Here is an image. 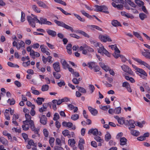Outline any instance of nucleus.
<instances>
[{"instance_id": "1", "label": "nucleus", "mask_w": 150, "mask_h": 150, "mask_svg": "<svg viewBox=\"0 0 150 150\" xmlns=\"http://www.w3.org/2000/svg\"><path fill=\"white\" fill-rule=\"evenodd\" d=\"M32 16L33 17L30 16H27V20L29 25L33 28L35 27V22L41 24H46L48 25H51L52 24L51 22L47 21L46 18L40 17L39 20L38 19L37 16H34L33 14H32Z\"/></svg>"}, {"instance_id": "2", "label": "nucleus", "mask_w": 150, "mask_h": 150, "mask_svg": "<svg viewBox=\"0 0 150 150\" xmlns=\"http://www.w3.org/2000/svg\"><path fill=\"white\" fill-rule=\"evenodd\" d=\"M54 22L58 26L62 27L67 30H69L72 32H73L74 30L73 28L66 24L64 22L57 20H54Z\"/></svg>"}, {"instance_id": "3", "label": "nucleus", "mask_w": 150, "mask_h": 150, "mask_svg": "<svg viewBox=\"0 0 150 150\" xmlns=\"http://www.w3.org/2000/svg\"><path fill=\"white\" fill-rule=\"evenodd\" d=\"M133 59L137 62L139 64L141 65H143L148 69L150 70V66L146 63V62L142 61L141 59L135 58H133Z\"/></svg>"}, {"instance_id": "4", "label": "nucleus", "mask_w": 150, "mask_h": 150, "mask_svg": "<svg viewBox=\"0 0 150 150\" xmlns=\"http://www.w3.org/2000/svg\"><path fill=\"white\" fill-rule=\"evenodd\" d=\"M99 38L101 41L103 42H106L107 41L111 42L112 41L109 36L107 35H99Z\"/></svg>"}, {"instance_id": "5", "label": "nucleus", "mask_w": 150, "mask_h": 150, "mask_svg": "<svg viewBox=\"0 0 150 150\" xmlns=\"http://www.w3.org/2000/svg\"><path fill=\"white\" fill-rule=\"evenodd\" d=\"M122 69L125 72L128 73L129 74L132 75L133 71L131 70L128 66L125 65H123L121 66Z\"/></svg>"}, {"instance_id": "6", "label": "nucleus", "mask_w": 150, "mask_h": 150, "mask_svg": "<svg viewBox=\"0 0 150 150\" xmlns=\"http://www.w3.org/2000/svg\"><path fill=\"white\" fill-rule=\"evenodd\" d=\"M88 134H92L94 135H98L99 136L101 135V133L100 132H98L97 129H91L88 132Z\"/></svg>"}, {"instance_id": "7", "label": "nucleus", "mask_w": 150, "mask_h": 150, "mask_svg": "<svg viewBox=\"0 0 150 150\" xmlns=\"http://www.w3.org/2000/svg\"><path fill=\"white\" fill-rule=\"evenodd\" d=\"M95 7L96 8L94 9V11L96 12L102 11L103 10H105L107 9V8L105 6H98L95 5Z\"/></svg>"}, {"instance_id": "8", "label": "nucleus", "mask_w": 150, "mask_h": 150, "mask_svg": "<svg viewBox=\"0 0 150 150\" xmlns=\"http://www.w3.org/2000/svg\"><path fill=\"white\" fill-rule=\"evenodd\" d=\"M137 72L144 76H142V75H139L143 79H145L146 77L147 76V74L146 72L142 69L139 68Z\"/></svg>"}, {"instance_id": "9", "label": "nucleus", "mask_w": 150, "mask_h": 150, "mask_svg": "<svg viewBox=\"0 0 150 150\" xmlns=\"http://www.w3.org/2000/svg\"><path fill=\"white\" fill-rule=\"evenodd\" d=\"M29 124L30 125V127L31 130L32 131H34L35 133L38 134V131L39 129L35 127L33 121H30V123H29Z\"/></svg>"}, {"instance_id": "10", "label": "nucleus", "mask_w": 150, "mask_h": 150, "mask_svg": "<svg viewBox=\"0 0 150 150\" xmlns=\"http://www.w3.org/2000/svg\"><path fill=\"white\" fill-rule=\"evenodd\" d=\"M54 70L57 72H59L60 71L59 63L58 62L54 63L53 65Z\"/></svg>"}, {"instance_id": "11", "label": "nucleus", "mask_w": 150, "mask_h": 150, "mask_svg": "<svg viewBox=\"0 0 150 150\" xmlns=\"http://www.w3.org/2000/svg\"><path fill=\"white\" fill-rule=\"evenodd\" d=\"M23 125H22V127L23 130L27 131L29 128V122L24 121H23Z\"/></svg>"}, {"instance_id": "12", "label": "nucleus", "mask_w": 150, "mask_h": 150, "mask_svg": "<svg viewBox=\"0 0 150 150\" xmlns=\"http://www.w3.org/2000/svg\"><path fill=\"white\" fill-rule=\"evenodd\" d=\"M88 109L91 114L93 115H96L98 113V111L96 109L93 108L91 106L88 107Z\"/></svg>"}, {"instance_id": "13", "label": "nucleus", "mask_w": 150, "mask_h": 150, "mask_svg": "<svg viewBox=\"0 0 150 150\" xmlns=\"http://www.w3.org/2000/svg\"><path fill=\"white\" fill-rule=\"evenodd\" d=\"M61 63L62 64V66L64 69H66L69 67V65L68 64L66 60L64 59H61Z\"/></svg>"}, {"instance_id": "14", "label": "nucleus", "mask_w": 150, "mask_h": 150, "mask_svg": "<svg viewBox=\"0 0 150 150\" xmlns=\"http://www.w3.org/2000/svg\"><path fill=\"white\" fill-rule=\"evenodd\" d=\"M46 31L49 35L52 37H55L57 35L56 32L54 30L47 29L46 30Z\"/></svg>"}, {"instance_id": "15", "label": "nucleus", "mask_w": 150, "mask_h": 150, "mask_svg": "<svg viewBox=\"0 0 150 150\" xmlns=\"http://www.w3.org/2000/svg\"><path fill=\"white\" fill-rule=\"evenodd\" d=\"M126 121L127 122V123L126 124L125 123V125H127L128 124H129L130 127H129L131 128V129L134 128L135 126L134 124L135 123V121L134 120H130L128 121V120H126Z\"/></svg>"}, {"instance_id": "16", "label": "nucleus", "mask_w": 150, "mask_h": 150, "mask_svg": "<svg viewBox=\"0 0 150 150\" xmlns=\"http://www.w3.org/2000/svg\"><path fill=\"white\" fill-rule=\"evenodd\" d=\"M85 144V142L83 139H80L79 141L78 146L81 150H83L84 147L83 144Z\"/></svg>"}, {"instance_id": "17", "label": "nucleus", "mask_w": 150, "mask_h": 150, "mask_svg": "<svg viewBox=\"0 0 150 150\" xmlns=\"http://www.w3.org/2000/svg\"><path fill=\"white\" fill-rule=\"evenodd\" d=\"M37 4L39 6L42 7L44 8L49 9V8L44 2L41 1H38L37 3Z\"/></svg>"}, {"instance_id": "18", "label": "nucleus", "mask_w": 150, "mask_h": 150, "mask_svg": "<svg viewBox=\"0 0 150 150\" xmlns=\"http://www.w3.org/2000/svg\"><path fill=\"white\" fill-rule=\"evenodd\" d=\"M129 129L130 130V133L132 135L137 137L139 135L140 132L138 131L133 130L130 127H129Z\"/></svg>"}, {"instance_id": "19", "label": "nucleus", "mask_w": 150, "mask_h": 150, "mask_svg": "<svg viewBox=\"0 0 150 150\" xmlns=\"http://www.w3.org/2000/svg\"><path fill=\"white\" fill-rule=\"evenodd\" d=\"M47 118L46 117L45 115H42L40 118V123L44 125L46 124Z\"/></svg>"}, {"instance_id": "20", "label": "nucleus", "mask_w": 150, "mask_h": 150, "mask_svg": "<svg viewBox=\"0 0 150 150\" xmlns=\"http://www.w3.org/2000/svg\"><path fill=\"white\" fill-rule=\"evenodd\" d=\"M48 104L46 103H44L42 105V107L39 109V111L41 112L46 111L47 107Z\"/></svg>"}, {"instance_id": "21", "label": "nucleus", "mask_w": 150, "mask_h": 150, "mask_svg": "<svg viewBox=\"0 0 150 150\" xmlns=\"http://www.w3.org/2000/svg\"><path fill=\"white\" fill-rule=\"evenodd\" d=\"M120 51L118 49H116L115 52L113 54V56L115 58H117L119 57H120Z\"/></svg>"}, {"instance_id": "22", "label": "nucleus", "mask_w": 150, "mask_h": 150, "mask_svg": "<svg viewBox=\"0 0 150 150\" xmlns=\"http://www.w3.org/2000/svg\"><path fill=\"white\" fill-rule=\"evenodd\" d=\"M127 139L124 137L121 138L120 139V144L123 146L127 144Z\"/></svg>"}, {"instance_id": "23", "label": "nucleus", "mask_w": 150, "mask_h": 150, "mask_svg": "<svg viewBox=\"0 0 150 150\" xmlns=\"http://www.w3.org/2000/svg\"><path fill=\"white\" fill-rule=\"evenodd\" d=\"M32 58L34 59L35 57H38L40 56V54L39 53L35 52L33 51V54L30 56Z\"/></svg>"}, {"instance_id": "24", "label": "nucleus", "mask_w": 150, "mask_h": 150, "mask_svg": "<svg viewBox=\"0 0 150 150\" xmlns=\"http://www.w3.org/2000/svg\"><path fill=\"white\" fill-rule=\"evenodd\" d=\"M139 16L140 19L142 21L147 18V15L143 13H140Z\"/></svg>"}, {"instance_id": "25", "label": "nucleus", "mask_w": 150, "mask_h": 150, "mask_svg": "<svg viewBox=\"0 0 150 150\" xmlns=\"http://www.w3.org/2000/svg\"><path fill=\"white\" fill-rule=\"evenodd\" d=\"M98 47L99 48L98 49V52L100 53H103V51L105 49L101 43L99 45Z\"/></svg>"}, {"instance_id": "26", "label": "nucleus", "mask_w": 150, "mask_h": 150, "mask_svg": "<svg viewBox=\"0 0 150 150\" xmlns=\"http://www.w3.org/2000/svg\"><path fill=\"white\" fill-rule=\"evenodd\" d=\"M72 45L71 44H69L66 47L67 49V52L69 54H71L72 53L71 51Z\"/></svg>"}, {"instance_id": "27", "label": "nucleus", "mask_w": 150, "mask_h": 150, "mask_svg": "<svg viewBox=\"0 0 150 150\" xmlns=\"http://www.w3.org/2000/svg\"><path fill=\"white\" fill-rule=\"evenodd\" d=\"M54 141L55 139L54 138L52 137H50V138L49 143L50 146L52 147H53L54 146Z\"/></svg>"}, {"instance_id": "28", "label": "nucleus", "mask_w": 150, "mask_h": 150, "mask_svg": "<svg viewBox=\"0 0 150 150\" xmlns=\"http://www.w3.org/2000/svg\"><path fill=\"white\" fill-rule=\"evenodd\" d=\"M25 116L26 120L25 121H24L29 122V123H30V121H33V120H31V117L29 114H25Z\"/></svg>"}, {"instance_id": "29", "label": "nucleus", "mask_w": 150, "mask_h": 150, "mask_svg": "<svg viewBox=\"0 0 150 150\" xmlns=\"http://www.w3.org/2000/svg\"><path fill=\"white\" fill-rule=\"evenodd\" d=\"M32 7L33 10L35 12L39 13L40 12V10L39 8L35 5H32Z\"/></svg>"}, {"instance_id": "30", "label": "nucleus", "mask_w": 150, "mask_h": 150, "mask_svg": "<svg viewBox=\"0 0 150 150\" xmlns=\"http://www.w3.org/2000/svg\"><path fill=\"white\" fill-rule=\"evenodd\" d=\"M44 101V99L42 98L38 97L36 100V102L38 105H40L42 104V102Z\"/></svg>"}, {"instance_id": "31", "label": "nucleus", "mask_w": 150, "mask_h": 150, "mask_svg": "<svg viewBox=\"0 0 150 150\" xmlns=\"http://www.w3.org/2000/svg\"><path fill=\"white\" fill-rule=\"evenodd\" d=\"M91 29L93 30L94 28H95L96 29L99 30V31H102V29L100 28L98 26L95 25H89L88 26Z\"/></svg>"}, {"instance_id": "32", "label": "nucleus", "mask_w": 150, "mask_h": 150, "mask_svg": "<svg viewBox=\"0 0 150 150\" xmlns=\"http://www.w3.org/2000/svg\"><path fill=\"white\" fill-rule=\"evenodd\" d=\"M112 24L114 26H121L120 23L116 20L112 21Z\"/></svg>"}, {"instance_id": "33", "label": "nucleus", "mask_w": 150, "mask_h": 150, "mask_svg": "<svg viewBox=\"0 0 150 150\" xmlns=\"http://www.w3.org/2000/svg\"><path fill=\"white\" fill-rule=\"evenodd\" d=\"M118 122L120 125H123L124 124L125 125V123L126 124L127 123L126 120L125 122L124 118L122 117H120V119L118 121Z\"/></svg>"}, {"instance_id": "34", "label": "nucleus", "mask_w": 150, "mask_h": 150, "mask_svg": "<svg viewBox=\"0 0 150 150\" xmlns=\"http://www.w3.org/2000/svg\"><path fill=\"white\" fill-rule=\"evenodd\" d=\"M49 88V86L47 84H45L42 86L41 90L42 91H47Z\"/></svg>"}, {"instance_id": "35", "label": "nucleus", "mask_w": 150, "mask_h": 150, "mask_svg": "<svg viewBox=\"0 0 150 150\" xmlns=\"http://www.w3.org/2000/svg\"><path fill=\"white\" fill-rule=\"evenodd\" d=\"M68 144L71 146L73 147L74 146L75 143V142L74 139H69L68 141Z\"/></svg>"}, {"instance_id": "36", "label": "nucleus", "mask_w": 150, "mask_h": 150, "mask_svg": "<svg viewBox=\"0 0 150 150\" xmlns=\"http://www.w3.org/2000/svg\"><path fill=\"white\" fill-rule=\"evenodd\" d=\"M79 115L77 114L72 115L71 117V118L73 120L75 121L78 120L79 118Z\"/></svg>"}, {"instance_id": "37", "label": "nucleus", "mask_w": 150, "mask_h": 150, "mask_svg": "<svg viewBox=\"0 0 150 150\" xmlns=\"http://www.w3.org/2000/svg\"><path fill=\"white\" fill-rule=\"evenodd\" d=\"M121 108L120 107H118L114 109L115 113L118 114H120L121 112Z\"/></svg>"}, {"instance_id": "38", "label": "nucleus", "mask_w": 150, "mask_h": 150, "mask_svg": "<svg viewBox=\"0 0 150 150\" xmlns=\"http://www.w3.org/2000/svg\"><path fill=\"white\" fill-rule=\"evenodd\" d=\"M126 2L127 3H128L129 5H130L131 6L133 7H135L136 5L133 2H132L130 0H125Z\"/></svg>"}, {"instance_id": "39", "label": "nucleus", "mask_w": 150, "mask_h": 150, "mask_svg": "<svg viewBox=\"0 0 150 150\" xmlns=\"http://www.w3.org/2000/svg\"><path fill=\"white\" fill-rule=\"evenodd\" d=\"M57 8L59 10H60L64 14L66 15H71V14L69 13H68L67 12V11H65L64 9H63L61 8H60L59 7H57Z\"/></svg>"}, {"instance_id": "40", "label": "nucleus", "mask_w": 150, "mask_h": 150, "mask_svg": "<svg viewBox=\"0 0 150 150\" xmlns=\"http://www.w3.org/2000/svg\"><path fill=\"white\" fill-rule=\"evenodd\" d=\"M74 15L80 21L83 22L85 21V19L83 18H81L79 15L76 13H74Z\"/></svg>"}, {"instance_id": "41", "label": "nucleus", "mask_w": 150, "mask_h": 150, "mask_svg": "<svg viewBox=\"0 0 150 150\" xmlns=\"http://www.w3.org/2000/svg\"><path fill=\"white\" fill-rule=\"evenodd\" d=\"M53 74L54 77L57 79H59L61 77V75L59 74L54 72Z\"/></svg>"}, {"instance_id": "42", "label": "nucleus", "mask_w": 150, "mask_h": 150, "mask_svg": "<svg viewBox=\"0 0 150 150\" xmlns=\"http://www.w3.org/2000/svg\"><path fill=\"white\" fill-rule=\"evenodd\" d=\"M81 12L84 16L87 17L88 18H90L91 17L90 15L86 12V11L83 10H81Z\"/></svg>"}, {"instance_id": "43", "label": "nucleus", "mask_w": 150, "mask_h": 150, "mask_svg": "<svg viewBox=\"0 0 150 150\" xmlns=\"http://www.w3.org/2000/svg\"><path fill=\"white\" fill-rule=\"evenodd\" d=\"M142 54L146 58H148L150 59V53L148 54L147 52H142Z\"/></svg>"}, {"instance_id": "44", "label": "nucleus", "mask_w": 150, "mask_h": 150, "mask_svg": "<svg viewBox=\"0 0 150 150\" xmlns=\"http://www.w3.org/2000/svg\"><path fill=\"white\" fill-rule=\"evenodd\" d=\"M62 134L65 137L66 136H68L69 135V131L67 129L63 131L62 132Z\"/></svg>"}, {"instance_id": "45", "label": "nucleus", "mask_w": 150, "mask_h": 150, "mask_svg": "<svg viewBox=\"0 0 150 150\" xmlns=\"http://www.w3.org/2000/svg\"><path fill=\"white\" fill-rule=\"evenodd\" d=\"M135 2L136 4L140 6H143L144 4V3L139 0H135Z\"/></svg>"}, {"instance_id": "46", "label": "nucleus", "mask_w": 150, "mask_h": 150, "mask_svg": "<svg viewBox=\"0 0 150 150\" xmlns=\"http://www.w3.org/2000/svg\"><path fill=\"white\" fill-rule=\"evenodd\" d=\"M67 127L69 128L72 127V129L74 130L75 129H76L75 126H73V124L71 122H67Z\"/></svg>"}, {"instance_id": "47", "label": "nucleus", "mask_w": 150, "mask_h": 150, "mask_svg": "<svg viewBox=\"0 0 150 150\" xmlns=\"http://www.w3.org/2000/svg\"><path fill=\"white\" fill-rule=\"evenodd\" d=\"M78 90L81 93H86V90L83 87H78Z\"/></svg>"}, {"instance_id": "48", "label": "nucleus", "mask_w": 150, "mask_h": 150, "mask_svg": "<svg viewBox=\"0 0 150 150\" xmlns=\"http://www.w3.org/2000/svg\"><path fill=\"white\" fill-rule=\"evenodd\" d=\"M96 64V63L93 62H91L88 63V67L91 69H92L93 67Z\"/></svg>"}, {"instance_id": "49", "label": "nucleus", "mask_w": 150, "mask_h": 150, "mask_svg": "<svg viewBox=\"0 0 150 150\" xmlns=\"http://www.w3.org/2000/svg\"><path fill=\"white\" fill-rule=\"evenodd\" d=\"M89 90L90 91L91 93H92L95 90V87L92 84L89 85Z\"/></svg>"}, {"instance_id": "50", "label": "nucleus", "mask_w": 150, "mask_h": 150, "mask_svg": "<svg viewBox=\"0 0 150 150\" xmlns=\"http://www.w3.org/2000/svg\"><path fill=\"white\" fill-rule=\"evenodd\" d=\"M79 33L86 37L87 38H89V37L88 35L83 31L82 30H79Z\"/></svg>"}, {"instance_id": "51", "label": "nucleus", "mask_w": 150, "mask_h": 150, "mask_svg": "<svg viewBox=\"0 0 150 150\" xmlns=\"http://www.w3.org/2000/svg\"><path fill=\"white\" fill-rule=\"evenodd\" d=\"M0 142L3 144H6L7 142V140L3 137H1Z\"/></svg>"}, {"instance_id": "52", "label": "nucleus", "mask_w": 150, "mask_h": 150, "mask_svg": "<svg viewBox=\"0 0 150 150\" xmlns=\"http://www.w3.org/2000/svg\"><path fill=\"white\" fill-rule=\"evenodd\" d=\"M7 103H9L10 105H13L15 103V100L13 99H9L7 100Z\"/></svg>"}, {"instance_id": "53", "label": "nucleus", "mask_w": 150, "mask_h": 150, "mask_svg": "<svg viewBox=\"0 0 150 150\" xmlns=\"http://www.w3.org/2000/svg\"><path fill=\"white\" fill-rule=\"evenodd\" d=\"M111 138V136L110 134L107 133L105 135V139L106 141H108Z\"/></svg>"}, {"instance_id": "54", "label": "nucleus", "mask_w": 150, "mask_h": 150, "mask_svg": "<svg viewBox=\"0 0 150 150\" xmlns=\"http://www.w3.org/2000/svg\"><path fill=\"white\" fill-rule=\"evenodd\" d=\"M35 106H32L31 110L30 112V114L32 116H34L35 114V111L34 110V109L35 108Z\"/></svg>"}, {"instance_id": "55", "label": "nucleus", "mask_w": 150, "mask_h": 150, "mask_svg": "<svg viewBox=\"0 0 150 150\" xmlns=\"http://www.w3.org/2000/svg\"><path fill=\"white\" fill-rule=\"evenodd\" d=\"M122 86L123 87H125L127 89L130 86L129 84L127 82H123Z\"/></svg>"}, {"instance_id": "56", "label": "nucleus", "mask_w": 150, "mask_h": 150, "mask_svg": "<svg viewBox=\"0 0 150 150\" xmlns=\"http://www.w3.org/2000/svg\"><path fill=\"white\" fill-rule=\"evenodd\" d=\"M18 44L19 45H18L19 47H20V49L21 47H23V48H25V43L24 42L22 41L21 40L20 42L18 43Z\"/></svg>"}, {"instance_id": "57", "label": "nucleus", "mask_w": 150, "mask_h": 150, "mask_svg": "<svg viewBox=\"0 0 150 150\" xmlns=\"http://www.w3.org/2000/svg\"><path fill=\"white\" fill-rule=\"evenodd\" d=\"M54 118L53 119L54 120H57L59 118V114L58 113H55L54 115Z\"/></svg>"}, {"instance_id": "58", "label": "nucleus", "mask_w": 150, "mask_h": 150, "mask_svg": "<svg viewBox=\"0 0 150 150\" xmlns=\"http://www.w3.org/2000/svg\"><path fill=\"white\" fill-rule=\"evenodd\" d=\"M28 144L29 145L33 146H36L37 144H35L33 142V140L31 139L29 141H28Z\"/></svg>"}, {"instance_id": "59", "label": "nucleus", "mask_w": 150, "mask_h": 150, "mask_svg": "<svg viewBox=\"0 0 150 150\" xmlns=\"http://www.w3.org/2000/svg\"><path fill=\"white\" fill-rule=\"evenodd\" d=\"M27 51L28 52H30V56L32 54L33 51H34L33 50L31 49V48L29 46L27 48Z\"/></svg>"}, {"instance_id": "60", "label": "nucleus", "mask_w": 150, "mask_h": 150, "mask_svg": "<svg viewBox=\"0 0 150 150\" xmlns=\"http://www.w3.org/2000/svg\"><path fill=\"white\" fill-rule=\"evenodd\" d=\"M40 48H41V52L44 53L47 51L46 48L44 47V45H43L40 46Z\"/></svg>"}, {"instance_id": "61", "label": "nucleus", "mask_w": 150, "mask_h": 150, "mask_svg": "<svg viewBox=\"0 0 150 150\" xmlns=\"http://www.w3.org/2000/svg\"><path fill=\"white\" fill-rule=\"evenodd\" d=\"M21 21L22 22H23L25 20V14L22 11L21 12Z\"/></svg>"}, {"instance_id": "62", "label": "nucleus", "mask_w": 150, "mask_h": 150, "mask_svg": "<svg viewBox=\"0 0 150 150\" xmlns=\"http://www.w3.org/2000/svg\"><path fill=\"white\" fill-rule=\"evenodd\" d=\"M30 61L29 60L27 62H23L22 63V65L23 66L26 67L28 66H29L30 65Z\"/></svg>"}, {"instance_id": "63", "label": "nucleus", "mask_w": 150, "mask_h": 150, "mask_svg": "<svg viewBox=\"0 0 150 150\" xmlns=\"http://www.w3.org/2000/svg\"><path fill=\"white\" fill-rule=\"evenodd\" d=\"M94 138L97 142H101L102 140L100 137L97 136V135L95 136Z\"/></svg>"}, {"instance_id": "64", "label": "nucleus", "mask_w": 150, "mask_h": 150, "mask_svg": "<svg viewBox=\"0 0 150 150\" xmlns=\"http://www.w3.org/2000/svg\"><path fill=\"white\" fill-rule=\"evenodd\" d=\"M87 45L86 44H84L82 46H81L79 48L80 51H83L84 49H86L87 48Z\"/></svg>"}]
</instances>
